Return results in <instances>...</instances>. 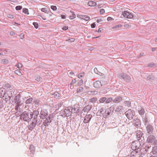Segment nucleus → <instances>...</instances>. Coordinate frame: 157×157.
I'll return each mask as SVG.
<instances>
[{
	"mask_svg": "<svg viewBox=\"0 0 157 157\" xmlns=\"http://www.w3.org/2000/svg\"><path fill=\"white\" fill-rule=\"evenodd\" d=\"M154 66V64L153 63H151L148 65V66L150 67H153Z\"/></svg>",
	"mask_w": 157,
	"mask_h": 157,
	"instance_id": "nucleus-64",
	"label": "nucleus"
},
{
	"mask_svg": "<svg viewBox=\"0 0 157 157\" xmlns=\"http://www.w3.org/2000/svg\"><path fill=\"white\" fill-rule=\"evenodd\" d=\"M147 79L150 80H154L156 79V78L152 75H150L147 77Z\"/></svg>",
	"mask_w": 157,
	"mask_h": 157,
	"instance_id": "nucleus-30",
	"label": "nucleus"
},
{
	"mask_svg": "<svg viewBox=\"0 0 157 157\" xmlns=\"http://www.w3.org/2000/svg\"><path fill=\"white\" fill-rule=\"evenodd\" d=\"M14 102L16 104H17L18 106L21 105V101L20 100V95H17L15 96L14 98Z\"/></svg>",
	"mask_w": 157,
	"mask_h": 157,
	"instance_id": "nucleus-16",
	"label": "nucleus"
},
{
	"mask_svg": "<svg viewBox=\"0 0 157 157\" xmlns=\"http://www.w3.org/2000/svg\"><path fill=\"white\" fill-rule=\"evenodd\" d=\"M37 123L36 122H33L27 126L28 129L30 131H32L35 127Z\"/></svg>",
	"mask_w": 157,
	"mask_h": 157,
	"instance_id": "nucleus-19",
	"label": "nucleus"
},
{
	"mask_svg": "<svg viewBox=\"0 0 157 157\" xmlns=\"http://www.w3.org/2000/svg\"><path fill=\"white\" fill-rule=\"evenodd\" d=\"M69 108H70L69 109H71V113H76L79 115L80 113H82L80 112L79 107L76 106L75 105L73 107L69 106Z\"/></svg>",
	"mask_w": 157,
	"mask_h": 157,
	"instance_id": "nucleus-4",
	"label": "nucleus"
},
{
	"mask_svg": "<svg viewBox=\"0 0 157 157\" xmlns=\"http://www.w3.org/2000/svg\"><path fill=\"white\" fill-rule=\"evenodd\" d=\"M136 138L138 140H139L142 137L143 133L140 130H137L136 132Z\"/></svg>",
	"mask_w": 157,
	"mask_h": 157,
	"instance_id": "nucleus-18",
	"label": "nucleus"
},
{
	"mask_svg": "<svg viewBox=\"0 0 157 157\" xmlns=\"http://www.w3.org/2000/svg\"><path fill=\"white\" fill-rule=\"evenodd\" d=\"M143 142H140L139 140L135 141L132 142L131 144V147L133 150H137V151H140L141 150V144Z\"/></svg>",
	"mask_w": 157,
	"mask_h": 157,
	"instance_id": "nucleus-1",
	"label": "nucleus"
},
{
	"mask_svg": "<svg viewBox=\"0 0 157 157\" xmlns=\"http://www.w3.org/2000/svg\"><path fill=\"white\" fill-rule=\"evenodd\" d=\"M123 106H118L116 109L115 111L118 112H121L123 110Z\"/></svg>",
	"mask_w": 157,
	"mask_h": 157,
	"instance_id": "nucleus-32",
	"label": "nucleus"
},
{
	"mask_svg": "<svg viewBox=\"0 0 157 157\" xmlns=\"http://www.w3.org/2000/svg\"><path fill=\"white\" fill-rule=\"evenodd\" d=\"M122 27V25H116L113 27V29H118V28H120Z\"/></svg>",
	"mask_w": 157,
	"mask_h": 157,
	"instance_id": "nucleus-49",
	"label": "nucleus"
},
{
	"mask_svg": "<svg viewBox=\"0 0 157 157\" xmlns=\"http://www.w3.org/2000/svg\"><path fill=\"white\" fill-rule=\"evenodd\" d=\"M111 112H109V110L108 111H105V113L104 115H103V117L105 118H106L110 114V113H111Z\"/></svg>",
	"mask_w": 157,
	"mask_h": 157,
	"instance_id": "nucleus-34",
	"label": "nucleus"
},
{
	"mask_svg": "<svg viewBox=\"0 0 157 157\" xmlns=\"http://www.w3.org/2000/svg\"><path fill=\"white\" fill-rule=\"evenodd\" d=\"M105 12V10L104 9H102L100 10V14H103Z\"/></svg>",
	"mask_w": 157,
	"mask_h": 157,
	"instance_id": "nucleus-58",
	"label": "nucleus"
},
{
	"mask_svg": "<svg viewBox=\"0 0 157 157\" xmlns=\"http://www.w3.org/2000/svg\"><path fill=\"white\" fill-rule=\"evenodd\" d=\"M110 112H113L114 110V107L113 106H111L108 109Z\"/></svg>",
	"mask_w": 157,
	"mask_h": 157,
	"instance_id": "nucleus-56",
	"label": "nucleus"
},
{
	"mask_svg": "<svg viewBox=\"0 0 157 157\" xmlns=\"http://www.w3.org/2000/svg\"><path fill=\"white\" fill-rule=\"evenodd\" d=\"M33 102L36 105H39L40 104L39 101L38 100H34Z\"/></svg>",
	"mask_w": 157,
	"mask_h": 157,
	"instance_id": "nucleus-51",
	"label": "nucleus"
},
{
	"mask_svg": "<svg viewBox=\"0 0 157 157\" xmlns=\"http://www.w3.org/2000/svg\"><path fill=\"white\" fill-rule=\"evenodd\" d=\"M40 118L41 119H43L46 117L48 116V112L46 110L45 111L44 110H42L40 113Z\"/></svg>",
	"mask_w": 157,
	"mask_h": 157,
	"instance_id": "nucleus-17",
	"label": "nucleus"
},
{
	"mask_svg": "<svg viewBox=\"0 0 157 157\" xmlns=\"http://www.w3.org/2000/svg\"><path fill=\"white\" fill-rule=\"evenodd\" d=\"M94 72H95V73H96V74H99V73H99H99H100V72H99L98 71V69H97V68H96V67H95V68H94Z\"/></svg>",
	"mask_w": 157,
	"mask_h": 157,
	"instance_id": "nucleus-57",
	"label": "nucleus"
},
{
	"mask_svg": "<svg viewBox=\"0 0 157 157\" xmlns=\"http://www.w3.org/2000/svg\"><path fill=\"white\" fill-rule=\"evenodd\" d=\"M98 111L99 112L100 116H101V115H104L103 114L104 113V112L103 108H101L100 109L98 110Z\"/></svg>",
	"mask_w": 157,
	"mask_h": 157,
	"instance_id": "nucleus-38",
	"label": "nucleus"
},
{
	"mask_svg": "<svg viewBox=\"0 0 157 157\" xmlns=\"http://www.w3.org/2000/svg\"><path fill=\"white\" fill-rule=\"evenodd\" d=\"M14 72L15 73L19 75H20L21 74V72L18 70H15Z\"/></svg>",
	"mask_w": 157,
	"mask_h": 157,
	"instance_id": "nucleus-53",
	"label": "nucleus"
},
{
	"mask_svg": "<svg viewBox=\"0 0 157 157\" xmlns=\"http://www.w3.org/2000/svg\"><path fill=\"white\" fill-rule=\"evenodd\" d=\"M151 145H149L145 143H142V145L141 147V150L143 149L146 152H148V153L151 150Z\"/></svg>",
	"mask_w": 157,
	"mask_h": 157,
	"instance_id": "nucleus-7",
	"label": "nucleus"
},
{
	"mask_svg": "<svg viewBox=\"0 0 157 157\" xmlns=\"http://www.w3.org/2000/svg\"><path fill=\"white\" fill-rule=\"evenodd\" d=\"M98 100L97 98L94 97L89 99V102H94Z\"/></svg>",
	"mask_w": 157,
	"mask_h": 157,
	"instance_id": "nucleus-33",
	"label": "nucleus"
},
{
	"mask_svg": "<svg viewBox=\"0 0 157 157\" xmlns=\"http://www.w3.org/2000/svg\"><path fill=\"white\" fill-rule=\"evenodd\" d=\"M85 74V73L83 72L79 74L78 76V78H80V77H83L84 76Z\"/></svg>",
	"mask_w": 157,
	"mask_h": 157,
	"instance_id": "nucleus-44",
	"label": "nucleus"
},
{
	"mask_svg": "<svg viewBox=\"0 0 157 157\" xmlns=\"http://www.w3.org/2000/svg\"><path fill=\"white\" fill-rule=\"evenodd\" d=\"M96 26V24L95 23H94L92 24L91 25V28H94Z\"/></svg>",
	"mask_w": 157,
	"mask_h": 157,
	"instance_id": "nucleus-61",
	"label": "nucleus"
},
{
	"mask_svg": "<svg viewBox=\"0 0 157 157\" xmlns=\"http://www.w3.org/2000/svg\"><path fill=\"white\" fill-rule=\"evenodd\" d=\"M83 82V81L82 79H81L78 80V85H81Z\"/></svg>",
	"mask_w": 157,
	"mask_h": 157,
	"instance_id": "nucleus-50",
	"label": "nucleus"
},
{
	"mask_svg": "<svg viewBox=\"0 0 157 157\" xmlns=\"http://www.w3.org/2000/svg\"><path fill=\"white\" fill-rule=\"evenodd\" d=\"M53 116L52 115H49L48 117L46 118L45 121L43 122L44 126L46 127L48 126L52 122Z\"/></svg>",
	"mask_w": 157,
	"mask_h": 157,
	"instance_id": "nucleus-6",
	"label": "nucleus"
},
{
	"mask_svg": "<svg viewBox=\"0 0 157 157\" xmlns=\"http://www.w3.org/2000/svg\"><path fill=\"white\" fill-rule=\"evenodd\" d=\"M16 66L19 68V69H20L22 67V65L21 63H18Z\"/></svg>",
	"mask_w": 157,
	"mask_h": 157,
	"instance_id": "nucleus-55",
	"label": "nucleus"
},
{
	"mask_svg": "<svg viewBox=\"0 0 157 157\" xmlns=\"http://www.w3.org/2000/svg\"><path fill=\"white\" fill-rule=\"evenodd\" d=\"M92 108V106L91 105L88 104L83 108L82 110L84 112H88L91 110Z\"/></svg>",
	"mask_w": 157,
	"mask_h": 157,
	"instance_id": "nucleus-20",
	"label": "nucleus"
},
{
	"mask_svg": "<svg viewBox=\"0 0 157 157\" xmlns=\"http://www.w3.org/2000/svg\"><path fill=\"white\" fill-rule=\"evenodd\" d=\"M41 79L42 78L40 75H37L36 76V80L38 82L41 81Z\"/></svg>",
	"mask_w": 157,
	"mask_h": 157,
	"instance_id": "nucleus-41",
	"label": "nucleus"
},
{
	"mask_svg": "<svg viewBox=\"0 0 157 157\" xmlns=\"http://www.w3.org/2000/svg\"><path fill=\"white\" fill-rule=\"evenodd\" d=\"M153 155H155L157 153V146H155L153 147L152 150L151 152Z\"/></svg>",
	"mask_w": 157,
	"mask_h": 157,
	"instance_id": "nucleus-29",
	"label": "nucleus"
},
{
	"mask_svg": "<svg viewBox=\"0 0 157 157\" xmlns=\"http://www.w3.org/2000/svg\"><path fill=\"white\" fill-rule=\"evenodd\" d=\"M31 113L29 112H24L22 113L20 115V119H22L26 121H29L32 119V115Z\"/></svg>",
	"mask_w": 157,
	"mask_h": 157,
	"instance_id": "nucleus-2",
	"label": "nucleus"
},
{
	"mask_svg": "<svg viewBox=\"0 0 157 157\" xmlns=\"http://www.w3.org/2000/svg\"><path fill=\"white\" fill-rule=\"evenodd\" d=\"M124 27L125 28H129L131 27V26L128 24H125L124 25Z\"/></svg>",
	"mask_w": 157,
	"mask_h": 157,
	"instance_id": "nucleus-63",
	"label": "nucleus"
},
{
	"mask_svg": "<svg viewBox=\"0 0 157 157\" xmlns=\"http://www.w3.org/2000/svg\"><path fill=\"white\" fill-rule=\"evenodd\" d=\"M29 149L31 153L33 154H34L35 151V148L33 144L31 145Z\"/></svg>",
	"mask_w": 157,
	"mask_h": 157,
	"instance_id": "nucleus-27",
	"label": "nucleus"
},
{
	"mask_svg": "<svg viewBox=\"0 0 157 157\" xmlns=\"http://www.w3.org/2000/svg\"><path fill=\"white\" fill-rule=\"evenodd\" d=\"M41 11L44 12L45 13H48L50 12H51V10L49 8H44L41 9Z\"/></svg>",
	"mask_w": 157,
	"mask_h": 157,
	"instance_id": "nucleus-25",
	"label": "nucleus"
},
{
	"mask_svg": "<svg viewBox=\"0 0 157 157\" xmlns=\"http://www.w3.org/2000/svg\"><path fill=\"white\" fill-rule=\"evenodd\" d=\"M120 76L126 81H129L131 79L130 76L126 74H121L120 75Z\"/></svg>",
	"mask_w": 157,
	"mask_h": 157,
	"instance_id": "nucleus-14",
	"label": "nucleus"
},
{
	"mask_svg": "<svg viewBox=\"0 0 157 157\" xmlns=\"http://www.w3.org/2000/svg\"><path fill=\"white\" fill-rule=\"evenodd\" d=\"M77 16L78 18L83 20H89L90 19L89 17L86 15H83L78 14Z\"/></svg>",
	"mask_w": 157,
	"mask_h": 157,
	"instance_id": "nucleus-22",
	"label": "nucleus"
},
{
	"mask_svg": "<svg viewBox=\"0 0 157 157\" xmlns=\"http://www.w3.org/2000/svg\"><path fill=\"white\" fill-rule=\"evenodd\" d=\"M33 100V99L32 98H30L26 100L25 101V103L26 104H29L31 103V102Z\"/></svg>",
	"mask_w": 157,
	"mask_h": 157,
	"instance_id": "nucleus-39",
	"label": "nucleus"
},
{
	"mask_svg": "<svg viewBox=\"0 0 157 157\" xmlns=\"http://www.w3.org/2000/svg\"><path fill=\"white\" fill-rule=\"evenodd\" d=\"M31 113V115H32V118H33L35 122H37V118L38 117V116L39 114V112L37 110H35L33 111V112H30Z\"/></svg>",
	"mask_w": 157,
	"mask_h": 157,
	"instance_id": "nucleus-13",
	"label": "nucleus"
},
{
	"mask_svg": "<svg viewBox=\"0 0 157 157\" xmlns=\"http://www.w3.org/2000/svg\"><path fill=\"white\" fill-rule=\"evenodd\" d=\"M103 30V29L100 28L98 29V33H100L101 32H102Z\"/></svg>",
	"mask_w": 157,
	"mask_h": 157,
	"instance_id": "nucleus-62",
	"label": "nucleus"
},
{
	"mask_svg": "<svg viewBox=\"0 0 157 157\" xmlns=\"http://www.w3.org/2000/svg\"><path fill=\"white\" fill-rule=\"evenodd\" d=\"M155 139L156 138L155 136L150 134V135L147 137L146 141L148 143H153L155 141Z\"/></svg>",
	"mask_w": 157,
	"mask_h": 157,
	"instance_id": "nucleus-11",
	"label": "nucleus"
},
{
	"mask_svg": "<svg viewBox=\"0 0 157 157\" xmlns=\"http://www.w3.org/2000/svg\"><path fill=\"white\" fill-rule=\"evenodd\" d=\"M33 25H34L36 29H37L38 28L39 25L37 22H34L33 23Z\"/></svg>",
	"mask_w": 157,
	"mask_h": 157,
	"instance_id": "nucleus-47",
	"label": "nucleus"
},
{
	"mask_svg": "<svg viewBox=\"0 0 157 157\" xmlns=\"http://www.w3.org/2000/svg\"><path fill=\"white\" fill-rule=\"evenodd\" d=\"M122 98L120 96H117L114 99H113V101L115 103H118L121 102L122 100Z\"/></svg>",
	"mask_w": 157,
	"mask_h": 157,
	"instance_id": "nucleus-24",
	"label": "nucleus"
},
{
	"mask_svg": "<svg viewBox=\"0 0 157 157\" xmlns=\"http://www.w3.org/2000/svg\"><path fill=\"white\" fill-rule=\"evenodd\" d=\"M113 99L112 98H109L106 100L105 103H108L113 101Z\"/></svg>",
	"mask_w": 157,
	"mask_h": 157,
	"instance_id": "nucleus-42",
	"label": "nucleus"
},
{
	"mask_svg": "<svg viewBox=\"0 0 157 157\" xmlns=\"http://www.w3.org/2000/svg\"><path fill=\"white\" fill-rule=\"evenodd\" d=\"M87 93L89 95H94L97 94L98 92L96 90L89 91H88Z\"/></svg>",
	"mask_w": 157,
	"mask_h": 157,
	"instance_id": "nucleus-28",
	"label": "nucleus"
},
{
	"mask_svg": "<svg viewBox=\"0 0 157 157\" xmlns=\"http://www.w3.org/2000/svg\"><path fill=\"white\" fill-rule=\"evenodd\" d=\"M106 97H104L102 98H101L100 99L99 101L97 102L98 103H103L104 102L106 101Z\"/></svg>",
	"mask_w": 157,
	"mask_h": 157,
	"instance_id": "nucleus-31",
	"label": "nucleus"
},
{
	"mask_svg": "<svg viewBox=\"0 0 157 157\" xmlns=\"http://www.w3.org/2000/svg\"><path fill=\"white\" fill-rule=\"evenodd\" d=\"M147 132L149 134L152 133L153 131V128L152 125L150 124H148L146 126Z\"/></svg>",
	"mask_w": 157,
	"mask_h": 157,
	"instance_id": "nucleus-12",
	"label": "nucleus"
},
{
	"mask_svg": "<svg viewBox=\"0 0 157 157\" xmlns=\"http://www.w3.org/2000/svg\"><path fill=\"white\" fill-rule=\"evenodd\" d=\"M139 151H137V150H133L132 151L131 154L130 156L131 157L132 156H134L135 154L138 153Z\"/></svg>",
	"mask_w": 157,
	"mask_h": 157,
	"instance_id": "nucleus-40",
	"label": "nucleus"
},
{
	"mask_svg": "<svg viewBox=\"0 0 157 157\" xmlns=\"http://www.w3.org/2000/svg\"><path fill=\"white\" fill-rule=\"evenodd\" d=\"M1 63L5 65H7L9 61L7 59H3L2 60Z\"/></svg>",
	"mask_w": 157,
	"mask_h": 157,
	"instance_id": "nucleus-36",
	"label": "nucleus"
},
{
	"mask_svg": "<svg viewBox=\"0 0 157 157\" xmlns=\"http://www.w3.org/2000/svg\"><path fill=\"white\" fill-rule=\"evenodd\" d=\"M138 110L139 114L141 115L144 114L145 113L144 109L140 106H139L138 108Z\"/></svg>",
	"mask_w": 157,
	"mask_h": 157,
	"instance_id": "nucleus-23",
	"label": "nucleus"
},
{
	"mask_svg": "<svg viewBox=\"0 0 157 157\" xmlns=\"http://www.w3.org/2000/svg\"><path fill=\"white\" fill-rule=\"evenodd\" d=\"M69 14V15L68 16V17L71 20L73 19L76 17V15L75 14L74 12L71 10H70V11Z\"/></svg>",
	"mask_w": 157,
	"mask_h": 157,
	"instance_id": "nucleus-21",
	"label": "nucleus"
},
{
	"mask_svg": "<svg viewBox=\"0 0 157 157\" xmlns=\"http://www.w3.org/2000/svg\"><path fill=\"white\" fill-rule=\"evenodd\" d=\"M125 114L127 118L129 120L132 119L133 117L135 114L134 112L131 109H128L125 112Z\"/></svg>",
	"mask_w": 157,
	"mask_h": 157,
	"instance_id": "nucleus-3",
	"label": "nucleus"
},
{
	"mask_svg": "<svg viewBox=\"0 0 157 157\" xmlns=\"http://www.w3.org/2000/svg\"><path fill=\"white\" fill-rule=\"evenodd\" d=\"M22 12L23 13H24L25 14H29L28 10L27 8H23L22 9Z\"/></svg>",
	"mask_w": 157,
	"mask_h": 157,
	"instance_id": "nucleus-37",
	"label": "nucleus"
},
{
	"mask_svg": "<svg viewBox=\"0 0 157 157\" xmlns=\"http://www.w3.org/2000/svg\"><path fill=\"white\" fill-rule=\"evenodd\" d=\"M69 106L66 107L63 111H61V113L64 117H69L71 114V109H69Z\"/></svg>",
	"mask_w": 157,
	"mask_h": 157,
	"instance_id": "nucleus-5",
	"label": "nucleus"
},
{
	"mask_svg": "<svg viewBox=\"0 0 157 157\" xmlns=\"http://www.w3.org/2000/svg\"><path fill=\"white\" fill-rule=\"evenodd\" d=\"M95 18L97 19L96 20H105L106 19V18H104V17H97Z\"/></svg>",
	"mask_w": 157,
	"mask_h": 157,
	"instance_id": "nucleus-60",
	"label": "nucleus"
},
{
	"mask_svg": "<svg viewBox=\"0 0 157 157\" xmlns=\"http://www.w3.org/2000/svg\"><path fill=\"white\" fill-rule=\"evenodd\" d=\"M122 15L124 17L128 19H131L134 18V16L131 13L127 11H124L122 12Z\"/></svg>",
	"mask_w": 157,
	"mask_h": 157,
	"instance_id": "nucleus-9",
	"label": "nucleus"
},
{
	"mask_svg": "<svg viewBox=\"0 0 157 157\" xmlns=\"http://www.w3.org/2000/svg\"><path fill=\"white\" fill-rule=\"evenodd\" d=\"M104 81H97L94 82L93 85L94 87L96 88H100L103 85Z\"/></svg>",
	"mask_w": 157,
	"mask_h": 157,
	"instance_id": "nucleus-8",
	"label": "nucleus"
},
{
	"mask_svg": "<svg viewBox=\"0 0 157 157\" xmlns=\"http://www.w3.org/2000/svg\"><path fill=\"white\" fill-rule=\"evenodd\" d=\"M22 9V6H18L15 7V9L17 10H21Z\"/></svg>",
	"mask_w": 157,
	"mask_h": 157,
	"instance_id": "nucleus-45",
	"label": "nucleus"
},
{
	"mask_svg": "<svg viewBox=\"0 0 157 157\" xmlns=\"http://www.w3.org/2000/svg\"><path fill=\"white\" fill-rule=\"evenodd\" d=\"M87 5L89 6H95L97 4L95 2L92 1H90L88 2Z\"/></svg>",
	"mask_w": 157,
	"mask_h": 157,
	"instance_id": "nucleus-26",
	"label": "nucleus"
},
{
	"mask_svg": "<svg viewBox=\"0 0 157 157\" xmlns=\"http://www.w3.org/2000/svg\"><path fill=\"white\" fill-rule=\"evenodd\" d=\"M92 117V115L90 114H86L84 118L83 122L84 123H87L90 121Z\"/></svg>",
	"mask_w": 157,
	"mask_h": 157,
	"instance_id": "nucleus-15",
	"label": "nucleus"
},
{
	"mask_svg": "<svg viewBox=\"0 0 157 157\" xmlns=\"http://www.w3.org/2000/svg\"><path fill=\"white\" fill-rule=\"evenodd\" d=\"M63 104V103L62 102H61L60 103H58L57 105H56V110H58L59 108L61 107L62 106Z\"/></svg>",
	"mask_w": 157,
	"mask_h": 157,
	"instance_id": "nucleus-35",
	"label": "nucleus"
},
{
	"mask_svg": "<svg viewBox=\"0 0 157 157\" xmlns=\"http://www.w3.org/2000/svg\"><path fill=\"white\" fill-rule=\"evenodd\" d=\"M76 82V80L75 79H73L72 80L70 84L71 85H74V84H75V83Z\"/></svg>",
	"mask_w": 157,
	"mask_h": 157,
	"instance_id": "nucleus-54",
	"label": "nucleus"
},
{
	"mask_svg": "<svg viewBox=\"0 0 157 157\" xmlns=\"http://www.w3.org/2000/svg\"><path fill=\"white\" fill-rule=\"evenodd\" d=\"M132 122L134 126L136 128L140 127L141 125V122L140 120L137 118H135L133 120Z\"/></svg>",
	"mask_w": 157,
	"mask_h": 157,
	"instance_id": "nucleus-10",
	"label": "nucleus"
},
{
	"mask_svg": "<svg viewBox=\"0 0 157 157\" xmlns=\"http://www.w3.org/2000/svg\"><path fill=\"white\" fill-rule=\"evenodd\" d=\"M124 103L128 107L130 106L131 105V103L129 101H124Z\"/></svg>",
	"mask_w": 157,
	"mask_h": 157,
	"instance_id": "nucleus-46",
	"label": "nucleus"
},
{
	"mask_svg": "<svg viewBox=\"0 0 157 157\" xmlns=\"http://www.w3.org/2000/svg\"><path fill=\"white\" fill-rule=\"evenodd\" d=\"M7 17L9 18H12V19L14 17V16L13 15L10 14H8L7 16Z\"/></svg>",
	"mask_w": 157,
	"mask_h": 157,
	"instance_id": "nucleus-59",
	"label": "nucleus"
},
{
	"mask_svg": "<svg viewBox=\"0 0 157 157\" xmlns=\"http://www.w3.org/2000/svg\"><path fill=\"white\" fill-rule=\"evenodd\" d=\"M83 88L81 87H79L77 89V92H81L82 91Z\"/></svg>",
	"mask_w": 157,
	"mask_h": 157,
	"instance_id": "nucleus-52",
	"label": "nucleus"
},
{
	"mask_svg": "<svg viewBox=\"0 0 157 157\" xmlns=\"http://www.w3.org/2000/svg\"><path fill=\"white\" fill-rule=\"evenodd\" d=\"M144 125L146 126L149 124V122L147 118H145L144 119Z\"/></svg>",
	"mask_w": 157,
	"mask_h": 157,
	"instance_id": "nucleus-43",
	"label": "nucleus"
},
{
	"mask_svg": "<svg viewBox=\"0 0 157 157\" xmlns=\"http://www.w3.org/2000/svg\"><path fill=\"white\" fill-rule=\"evenodd\" d=\"M51 8L53 11H56L57 9L56 6H51Z\"/></svg>",
	"mask_w": 157,
	"mask_h": 157,
	"instance_id": "nucleus-48",
	"label": "nucleus"
}]
</instances>
